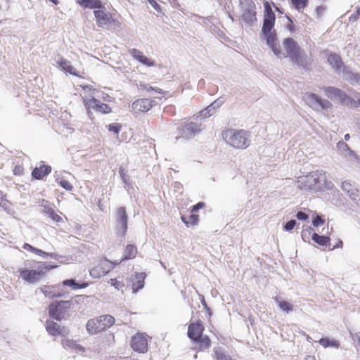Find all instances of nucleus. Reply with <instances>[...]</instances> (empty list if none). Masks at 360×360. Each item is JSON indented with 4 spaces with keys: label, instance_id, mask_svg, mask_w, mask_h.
Returning a JSON list of instances; mask_svg holds the SVG:
<instances>
[{
    "label": "nucleus",
    "instance_id": "obj_1",
    "mask_svg": "<svg viewBox=\"0 0 360 360\" xmlns=\"http://www.w3.org/2000/svg\"><path fill=\"white\" fill-rule=\"evenodd\" d=\"M264 19L261 33L266 41V45L276 56H278L281 54V50L276 31L274 29L276 15L271 8V4L269 1H264Z\"/></svg>",
    "mask_w": 360,
    "mask_h": 360
},
{
    "label": "nucleus",
    "instance_id": "obj_2",
    "mask_svg": "<svg viewBox=\"0 0 360 360\" xmlns=\"http://www.w3.org/2000/svg\"><path fill=\"white\" fill-rule=\"evenodd\" d=\"M283 45L286 52L285 58H289L290 60L300 68L309 69L312 63V59L301 49L296 41L288 37L283 40Z\"/></svg>",
    "mask_w": 360,
    "mask_h": 360
},
{
    "label": "nucleus",
    "instance_id": "obj_3",
    "mask_svg": "<svg viewBox=\"0 0 360 360\" xmlns=\"http://www.w3.org/2000/svg\"><path fill=\"white\" fill-rule=\"evenodd\" d=\"M222 137L227 143L239 149H245L248 148L251 141L248 131L243 129H227L223 131Z\"/></svg>",
    "mask_w": 360,
    "mask_h": 360
},
{
    "label": "nucleus",
    "instance_id": "obj_4",
    "mask_svg": "<svg viewBox=\"0 0 360 360\" xmlns=\"http://www.w3.org/2000/svg\"><path fill=\"white\" fill-rule=\"evenodd\" d=\"M72 304V300L56 301L50 304L48 307L49 317L58 321L68 319L70 316L69 310Z\"/></svg>",
    "mask_w": 360,
    "mask_h": 360
},
{
    "label": "nucleus",
    "instance_id": "obj_5",
    "mask_svg": "<svg viewBox=\"0 0 360 360\" xmlns=\"http://www.w3.org/2000/svg\"><path fill=\"white\" fill-rule=\"evenodd\" d=\"M114 323L115 318L111 315H102L89 319L86 324V329L89 334L94 335L110 328Z\"/></svg>",
    "mask_w": 360,
    "mask_h": 360
},
{
    "label": "nucleus",
    "instance_id": "obj_6",
    "mask_svg": "<svg viewBox=\"0 0 360 360\" xmlns=\"http://www.w3.org/2000/svg\"><path fill=\"white\" fill-rule=\"evenodd\" d=\"M94 14L96 24L99 27L109 30L111 28L115 29L120 25L117 20L113 18L110 13H106L105 8L94 11Z\"/></svg>",
    "mask_w": 360,
    "mask_h": 360
},
{
    "label": "nucleus",
    "instance_id": "obj_7",
    "mask_svg": "<svg viewBox=\"0 0 360 360\" xmlns=\"http://www.w3.org/2000/svg\"><path fill=\"white\" fill-rule=\"evenodd\" d=\"M128 214L125 207H118L115 214V231L118 236L124 238L128 229Z\"/></svg>",
    "mask_w": 360,
    "mask_h": 360
},
{
    "label": "nucleus",
    "instance_id": "obj_8",
    "mask_svg": "<svg viewBox=\"0 0 360 360\" xmlns=\"http://www.w3.org/2000/svg\"><path fill=\"white\" fill-rule=\"evenodd\" d=\"M201 131L200 125L196 122H184L177 127L179 135L175 139L177 141L180 139H190Z\"/></svg>",
    "mask_w": 360,
    "mask_h": 360
},
{
    "label": "nucleus",
    "instance_id": "obj_9",
    "mask_svg": "<svg viewBox=\"0 0 360 360\" xmlns=\"http://www.w3.org/2000/svg\"><path fill=\"white\" fill-rule=\"evenodd\" d=\"M84 105L86 110L88 117L91 120L94 119L91 110L103 114H108L111 112V108L108 104L101 103L94 97L90 99H84Z\"/></svg>",
    "mask_w": 360,
    "mask_h": 360
},
{
    "label": "nucleus",
    "instance_id": "obj_10",
    "mask_svg": "<svg viewBox=\"0 0 360 360\" xmlns=\"http://www.w3.org/2000/svg\"><path fill=\"white\" fill-rule=\"evenodd\" d=\"M304 100L309 107L314 110H318L319 108L322 110H328L333 106L329 101L321 98L314 93H307L304 96Z\"/></svg>",
    "mask_w": 360,
    "mask_h": 360
},
{
    "label": "nucleus",
    "instance_id": "obj_11",
    "mask_svg": "<svg viewBox=\"0 0 360 360\" xmlns=\"http://www.w3.org/2000/svg\"><path fill=\"white\" fill-rule=\"evenodd\" d=\"M20 277L29 283H36L44 275V272L41 269V266H37V269H30L28 268H20L18 269Z\"/></svg>",
    "mask_w": 360,
    "mask_h": 360
},
{
    "label": "nucleus",
    "instance_id": "obj_12",
    "mask_svg": "<svg viewBox=\"0 0 360 360\" xmlns=\"http://www.w3.org/2000/svg\"><path fill=\"white\" fill-rule=\"evenodd\" d=\"M326 182L325 173L321 171L312 172L309 175L306 176L305 186L309 189L321 188Z\"/></svg>",
    "mask_w": 360,
    "mask_h": 360
},
{
    "label": "nucleus",
    "instance_id": "obj_13",
    "mask_svg": "<svg viewBox=\"0 0 360 360\" xmlns=\"http://www.w3.org/2000/svg\"><path fill=\"white\" fill-rule=\"evenodd\" d=\"M113 268V264L109 260L104 259L89 270L90 276L94 278H98L106 275Z\"/></svg>",
    "mask_w": 360,
    "mask_h": 360
},
{
    "label": "nucleus",
    "instance_id": "obj_14",
    "mask_svg": "<svg viewBox=\"0 0 360 360\" xmlns=\"http://www.w3.org/2000/svg\"><path fill=\"white\" fill-rule=\"evenodd\" d=\"M324 92L327 97L331 100H336L341 103H344L346 101H353L344 91L334 86L324 87Z\"/></svg>",
    "mask_w": 360,
    "mask_h": 360
},
{
    "label": "nucleus",
    "instance_id": "obj_15",
    "mask_svg": "<svg viewBox=\"0 0 360 360\" xmlns=\"http://www.w3.org/2000/svg\"><path fill=\"white\" fill-rule=\"evenodd\" d=\"M256 6L252 2L248 4V7L242 14L243 22L248 26H253L257 21Z\"/></svg>",
    "mask_w": 360,
    "mask_h": 360
},
{
    "label": "nucleus",
    "instance_id": "obj_16",
    "mask_svg": "<svg viewBox=\"0 0 360 360\" xmlns=\"http://www.w3.org/2000/svg\"><path fill=\"white\" fill-rule=\"evenodd\" d=\"M326 58L331 68H333L337 74L340 75L342 69L346 66L341 57L336 53L330 52L327 54Z\"/></svg>",
    "mask_w": 360,
    "mask_h": 360
},
{
    "label": "nucleus",
    "instance_id": "obj_17",
    "mask_svg": "<svg viewBox=\"0 0 360 360\" xmlns=\"http://www.w3.org/2000/svg\"><path fill=\"white\" fill-rule=\"evenodd\" d=\"M131 347L136 352L144 353L148 350V340L143 334H138L132 337Z\"/></svg>",
    "mask_w": 360,
    "mask_h": 360
},
{
    "label": "nucleus",
    "instance_id": "obj_18",
    "mask_svg": "<svg viewBox=\"0 0 360 360\" xmlns=\"http://www.w3.org/2000/svg\"><path fill=\"white\" fill-rule=\"evenodd\" d=\"M340 75L352 86L360 85V73L352 72L347 65L342 69Z\"/></svg>",
    "mask_w": 360,
    "mask_h": 360
},
{
    "label": "nucleus",
    "instance_id": "obj_19",
    "mask_svg": "<svg viewBox=\"0 0 360 360\" xmlns=\"http://www.w3.org/2000/svg\"><path fill=\"white\" fill-rule=\"evenodd\" d=\"M204 329L205 328L201 321H198L196 323H191L188 328V337L193 342L202 335Z\"/></svg>",
    "mask_w": 360,
    "mask_h": 360
},
{
    "label": "nucleus",
    "instance_id": "obj_20",
    "mask_svg": "<svg viewBox=\"0 0 360 360\" xmlns=\"http://www.w3.org/2000/svg\"><path fill=\"white\" fill-rule=\"evenodd\" d=\"M154 103V101L148 98H139L132 103L131 107L137 112H147L152 108Z\"/></svg>",
    "mask_w": 360,
    "mask_h": 360
},
{
    "label": "nucleus",
    "instance_id": "obj_21",
    "mask_svg": "<svg viewBox=\"0 0 360 360\" xmlns=\"http://www.w3.org/2000/svg\"><path fill=\"white\" fill-rule=\"evenodd\" d=\"M51 172V167L48 165H41L36 167L32 172V177L34 179L41 180L49 175Z\"/></svg>",
    "mask_w": 360,
    "mask_h": 360
},
{
    "label": "nucleus",
    "instance_id": "obj_22",
    "mask_svg": "<svg viewBox=\"0 0 360 360\" xmlns=\"http://www.w3.org/2000/svg\"><path fill=\"white\" fill-rule=\"evenodd\" d=\"M77 3L84 8L101 10L104 5L101 0H77Z\"/></svg>",
    "mask_w": 360,
    "mask_h": 360
},
{
    "label": "nucleus",
    "instance_id": "obj_23",
    "mask_svg": "<svg viewBox=\"0 0 360 360\" xmlns=\"http://www.w3.org/2000/svg\"><path fill=\"white\" fill-rule=\"evenodd\" d=\"M146 277L145 273H135L136 281L132 283L133 292L136 293L144 287V281Z\"/></svg>",
    "mask_w": 360,
    "mask_h": 360
},
{
    "label": "nucleus",
    "instance_id": "obj_24",
    "mask_svg": "<svg viewBox=\"0 0 360 360\" xmlns=\"http://www.w3.org/2000/svg\"><path fill=\"white\" fill-rule=\"evenodd\" d=\"M63 285L70 287L73 290L83 289L86 288L89 284L86 282H82L81 283L77 282L74 278L65 279L62 282Z\"/></svg>",
    "mask_w": 360,
    "mask_h": 360
},
{
    "label": "nucleus",
    "instance_id": "obj_25",
    "mask_svg": "<svg viewBox=\"0 0 360 360\" xmlns=\"http://www.w3.org/2000/svg\"><path fill=\"white\" fill-rule=\"evenodd\" d=\"M137 254V248L133 244H129L126 246L122 261L134 259Z\"/></svg>",
    "mask_w": 360,
    "mask_h": 360
},
{
    "label": "nucleus",
    "instance_id": "obj_26",
    "mask_svg": "<svg viewBox=\"0 0 360 360\" xmlns=\"http://www.w3.org/2000/svg\"><path fill=\"white\" fill-rule=\"evenodd\" d=\"M311 239L319 245L328 247L330 246V239L328 236L313 233Z\"/></svg>",
    "mask_w": 360,
    "mask_h": 360
},
{
    "label": "nucleus",
    "instance_id": "obj_27",
    "mask_svg": "<svg viewBox=\"0 0 360 360\" xmlns=\"http://www.w3.org/2000/svg\"><path fill=\"white\" fill-rule=\"evenodd\" d=\"M193 342L199 345L200 350L207 349L210 347L211 345V340L210 338L207 335H203L202 334Z\"/></svg>",
    "mask_w": 360,
    "mask_h": 360
},
{
    "label": "nucleus",
    "instance_id": "obj_28",
    "mask_svg": "<svg viewBox=\"0 0 360 360\" xmlns=\"http://www.w3.org/2000/svg\"><path fill=\"white\" fill-rule=\"evenodd\" d=\"M214 353L216 360H232L231 356L221 347L214 348Z\"/></svg>",
    "mask_w": 360,
    "mask_h": 360
},
{
    "label": "nucleus",
    "instance_id": "obj_29",
    "mask_svg": "<svg viewBox=\"0 0 360 360\" xmlns=\"http://www.w3.org/2000/svg\"><path fill=\"white\" fill-rule=\"evenodd\" d=\"M319 344L323 347H334L339 348L340 343L338 340L334 339H330L328 337L322 338L319 341Z\"/></svg>",
    "mask_w": 360,
    "mask_h": 360
},
{
    "label": "nucleus",
    "instance_id": "obj_30",
    "mask_svg": "<svg viewBox=\"0 0 360 360\" xmlns=\"http://www.w3.org/2000/svg\"><path fill=\"white\" fill-rule=\"evenodd\" d=\"M61 344L66 349H74L76 351H84V347L77 344L74 340L69 339H62Z\"/></svg>",
    "mask_w": 360,
    "mask_h": 360
},
{
    "label": "nucleus",
    "instance_id": "obj_31",
    "mask_svg": "<svg viewBox=\"0 0 360 360\" xmlns=\"http://www.w3.org/2000/svg\"><path fill=\"white\" fill-rule=\"evenodd\" d=\"M60 325L58 323H56L53 321H46V329L49 335L52 336H57V333H58Z\"/></svg>",
    "mask_w": 360,
    "mask_h": 360
},
{
    "label": "nucleus",
    "instance_id": "obj_32",
    "mask_svg": "<svg viewBox=\"0 0 360 360\" xmlns=\"http://www.w3.org/2000/svg\"><path fill=\"white\" fill-rule=\"evenodd\" d=\"M56 62L63 70L70 74L75 75V73L73 72L74 68L70 65V63L68 60L60 58V60H57Z\"/></svg>",
    "mask_w": 360,
    "mask_h": 360
},
{
    "label": "nucleus",
    "instance_id": "obj_33",
    "mask_svg": "<svg viewBox=\"0 0 360 360\" xmlns=\"http://www.w3.org/2000/svg\"><path fill=\"white\" fill-rule=\"evenodd\" d=\"M181 220L187 226H194L198 224L199 216L192 213L188 218L185 216H182Z\"/></svg>",
    "mask_w": 360,
    "mask_h": 360
},
{
    "label": "nucleus",
    "instance_id": "obj_34",
    "mask_svg": "<svg viewBox=\"0 0 360 360\" xmlns=\"http://www.w3.org/2000/svg\"><path fill=\"white\" fill-rule=\"evenodd\" d=\"M276 302L278 304L279 308L286 312V313H289L290 311H292V309H293V306L289 303L287 301H284V300H279V299L278 297H275L274 298Z\"/></svg>",
    "mask_w": 360,
    "mask_h": 360
},
{
    "label": "nucleus",
    "instance_id": "obj_35",
    "mask_svg": "<svg viewBox=\"0 0 360 360\" xmlns=\"http://www.w3.org/2000/svg\"><path fill=\"white\" fill-rule=\"evenodd\" d=\"M291 4L297 10H300L306 8L308 6V0H290Z\"/></svg>",
    "mask_w": 360,
    "mask_h": 360
},
{
    "label": "nucleus",
    "instance_id": "obj_36",
    "mask_svg": "<svg viewBox=\"0 0 360 360\" xmlns=\"http://www.w3.org/2000/svg\"><path fill=\"white\" fill-rule=\"evenodd\" d=\"M313 233H314V229L310 226L303 229L301 234L302 240L304 242L309 241L310 236H312Z\"/></svg>",
    "mask_w": 360,
    "mask_h": 360
},
{
    "label": "nucleus",
    "instance_id": "obj_37",
    "mask_svg": "<svg viewBox=\"0 0 360 360\" xmlns=\"http://www.w3.org/2000/svg\"><path fill=\"white\" fill-rule=\"evenodd\" d=\"M0 206L5 210L7 213L11 214L12 212H14L11 207V203L6 198H2L0 201Z\"/></svg>",
    "mask_w": 360,
    "mask_h": 360
},
{
    "label": "nucleus",
    "instance_id": "obj_38",
    "mask_svg": "<svg viewBox=\"0 0 360 360\" xmlns=\"http://www.w3.org/2000/svg\"><path fill=\"white\" fill-rule=\"evenodd\" d=\"M350 199L359 207H360V192L359 190L353 191L349 194Z\"/></svg>",
    "mask_w": 360,
    "mask_h": 360
},
{
    "label": "nucleus",
    "instance_id": "obj_39",
    "mask_svg": "<svg viewBox=\"0 0 360 360\" xmlns=\"http://www.w3.org/2000/svg\"><path fill=\"white\" fill-rule=\"evenodd\" d=\"M216 112V110L211 108V105H208L205 109L202 110V111H200V116L203 117H210L211 115H212L213 114H214Z\"/></svg>",
    "mask_w": 360,
    "mask_h": 360
},
{
    "label": "nucleus",
    "instance_id": "obj_40",
    "mask_svg": "<svg viewBox=\"0 0 360 360\" xmlns=\"http://www.w3.org/2000/svg\"><path fill=\"white\" fill-rule=\"evenodd\" d=\"M129 53L136 60H137L140 63L143 57L144 56L141 51L136 49H130Z\"/></svg>",
    "mask_w": 360,
    "mask_h": 360
},
{
    "label": "nucleus",
    "instance_id": "obj_41",
    "mask_svg": "<svg viewBox=\"0 0 360 360\" xmlns=\"http://www.w3.org/2000/svg\"><path fill=\"white\" fill-rule=\"evenodd\" d=\"M121 124L118 123L110 124L107 126L108 131H112L115 134H118L121 129Z\"/></svg>",
    "mask_w": 360,
    "mask_h": 360
},
{
    "label": "nucleus",
    "instance_id": "obj_42",
    "mask_svg": "<svg viewBox=\"0 0 360 360\" xmlns=\"http://www.w3.org/2000/svg\"><path fill=\"white\" fill-rule=\"evenodd\" d=\"M224 101H225V98L221 96L210 104L211 108H214L216 110L217 109L219 108L223 105Z\"/></svg>",
    "mask_w": 360,
    "mask_h": 360
},
{
    "label": "nucleus",
    "instance_id": "obj_43",
    "mask_svg": "<svg viewBox=\"0 0 360 360\" xmlns=\"http://www.w3.org/2000/svg\"><path fill=\"white\" fill-rule=\"evenodd\" d=\"M342 188L344 191H345L349 195L353 191L356 189L353 188V186L347 181H344L342 184Z\"/></svg>",
    "mask_w": 360,
    "mask_h": 360
},
{
    "label": "nucleus",
    "instance_id": "obj_44",
    "mask_svg": "<svg viewBox=\"0 0 360 360\" xmlns=\"http://www.w3.org/2000/svg\"><path fill=\"white\" fill-rule=\"evenodd\" d=\"M47 213L49 217L52 219L53 221L56 222H60L63 221L62 218L58 214H57L53 209H49Z\"/></svg>",
    "mask_w": 360,
    "mask_h": 360
},
{
    "label": "nucleus",
    "instance_id": "obj_45",
    "mask_svg": "<svg viewBox=\"0 0 360 360\" xmlns=\"http://www.w3.org/2000/svg\"><path fill=\"white\" fill-rule=\"evenodd\" d=\"M297 221L295 219H290L284 224L283 228L285 231H290L295 227Z\"/></svg>",
    "mask_w": 360,
    "mask_h": 360
},
{
    "label": "nucleus",
    "instance_id": "obj_46",
    "mask_svg": "<svg viewBox=\"0 0 360 360\" xmlns=\"http://www.w3.org/2000/svg\"><path fill=\"white\" fill-rule=\"evenodd\" d=\"M119 174L123 182L126 184H129V176L127 174L125 169L122 167H120Z\"/></svg>",
    "mask_w": 360,
    "mask_h": 360
},
{
    "label": "nucleus",
    "instance_id": "obj_47",
    "mask_svg": "<svg viewBox=\"0 0 360 360\" xmlns=\"http://www.w3.org/2000/svg\"><path fill=\"white\" fill-rule=\"evenodd\" d=\"M59 184L63 188L68 191H71L73 189L72 185L67 180L62 179Z\"/></svg>",
    "mask_w": 360,
    "mask_h": 360
},
{
    "label": "nucleus",
    "instance_id": "obj_48",
    "mask_svg": "<svg viewBox=\"0 0 360 360\" xmlns=\"http://www.w3.org/2000/svg\"><path fill=\"white\" fill-rule=\"evenodd\" d=\"M324 222H325V220L323 219H322V217L319 215H316L312 219V224L315 227H318V226L323 224Z\"/></svg>",
    "mask_w": 360,
    "mask_h": 360
},
{
    "label": "nucleus",
    "instance_id": "obj_49",
    "mask_svg": "<svg viewBox=\"0 0 360 360\" xmlns=\"http://www.w3.org/2000/svg\"><path fill=\"white\" fill-rule=\"evenodd\" d=\"M141 63L148 67H153L155 65V60L148 58L146 56L143 57L142 60H141Z\"/></svg>",
    "mask_w": 360,
    "mask_h": 360
},
{
    "label": "nucleus",
    "instance_id": "obj_50",
    "mask_svg": "<svg viewBox=\"0 0 360 360\" xmlns=\"http://www.w3.org/2000/svg\"><path fill=\"white\" fill-rule=\"evenodd\" d=\"M339 149H342L343 150H348L349 153L354 154V153L350 150L348 145L345 143L343 141H340L337 144Z\"/></svg>",
    "mask_w": 360,
    "mask_h": 360
},
{
    "label": "nucleus",
    "instance_id": "obj_51",
    "mask_svg": "<svg viewBox=\"0 0 360 360\" xmlns=\"http://www.w3.org/2000/svg\"><path fill=\"white\" fill-rule=\"evenodd\" d=\"M205 206V202H198L197 204L193 205L191 207V213L194 214L195 212H197L200 209L203 208Z\"/></svg>",
    "mask_w": 360,
    "mask_h": 360
},
{
    "label": "nucleus",
    "instance_id": "obj_52",
    "mask_svg": "<svg viewBox=\"0 0 360 360\" xmlns=\"http://www.w3.org/2000/svg\"><path fill=\"white\" fill-rule=\"evenodd\" d=\"M70 333V330L68 328L65 326H60L58 329V333H57V335H61L63 337L67 336Z\"/></svg>",
    "mask_w": 360,
    "mask_h": 360
},
{
    "label": "nucleus",
    "instance_id": "obj_53",
    "mask_svg": "<svg viewBox=\"0 0 360 360\" xmlns=\"http://www.w3.org/2000/svg\"><path fill=\"white\" fill-rule=\"evenodd\" d=\"M296 217L298 220L306 221L309 219V215L302 211H298L296 214Z\"/></svg>",
    "mask_w": 360,
    "mask_h": 360
},
{
    "label": "nucleus",
    "instance_id": "obj_54",
    "mask_svg": "<svg viewBox=\"0 0 360 360\" xmlns=\"http://www.w3.org/2000/svg\"><path fill=\"white\" fill-rule=\"evenodd\" d=\"M42 262H37L35 261H33V260H27L25 262V266H26L25 268H36L38 266H37V264H41Z\"/></svg>",
    "mask_w": 360,
    "mask_h": 360
},
{
    "label": "nucleus",
    "instance_id": "obj_55",
    "mask_svg": "<svg viewBox=\"0 0 360 360\" xmlns=\"http://www.w3.org/2000/svg\"><path fill=\"white\" fill-rule=\"evenodd\" d=\"M150 5L154 8L155 10H156L158 13L162 12L161 6L158 4L156 0H148Z\"/></svg>",
    "mask_w": 360,
    "mask_h": 360
},
{
    "label": "nucleus",
    "instance_id": "obj_56",
    "mask_svg": "<svg viewBox=\"0 0 360 360\" xmlns=\"http://www.w3.org/2000/svg\"><path fill=\"white\" fill-rule=\"evenodd\" d=\"M360 15V7H356V11L355 13H352L350 16H349V21L350 22H356L358 18H359V15Z\"/></svg>",
    "mask_w": 360,
    "mask_h": 360
},
{
    "label": "nucleus",
    "instance_id": "obj_57",
    "mask_svg": "<svg viewBox=\"0 0 360 360\" xmlns=\"http://www.w3.org/2000/svg\"><path fill=\"white\" fill-rule=\"evenodd\" d=\"M110 283L117 290H120L122 287L124 286L122 282L118 281L117 279H111Z\"/></svg>",
    "mask_w": 360,
    "mask_h": 360
},
{
    "label": "nucleus",
    "instance_id": "obj_58",
    "mask_svg": "<svg viewBox=\"0 0 360 360\" xmlns=\"http://www.w3.org/2000/svg\"><path fill=\"white\" fill-rule=\"evenodd\" d=\"M44 293L45 296L49 297L50 298L60 297L63 296L61 293H55L51 291H48L47 290H44Z\"/></svg>",
    "mask_w": 360,
    "mask_h": 360
},
{
    "label": "nucleus",
    "instance_id": "obj_59",
    "mask_svg": "<svg viewBox=\"0 0 360 360\" xmlns=\"http://www.w3.org/2000/svg\"><path fill=\"white\" fill-rule=\"evenodd\" d=\"M286 18L288 20V23L286 25V28L288 30H289L290 32H294L295 31V25H294L292 18L290 17H289L288 15H286Z\"/></svg>",
    "mask_w": 360,
    "mask_h": 360
},
{
    "label": "nucleus",
    "instance_id": "obj_60",
    "mask_svg": "<svg viewBox=\"0 0 360 360\" xmlns=\"http://www.w3.org/2000/svg\"><path fill=\"white\" fill-rule=\"evenodd\" d=\"M34 254L39 255V256H41L43 257H46V255L47 252H44V250H41V249H39V248H37L34 250Z\"/></svg>",
    "mask_w": 360,
    "mask_h": 360
},
{
    "label": "nucleus",
    "instance_id": "obj_61",
    "mask_svg": "<svg viewBox=\"0 0 360 360\" xmlns=\"http://www.w3.org/2000/svg\"><path fill=\"white\" fill-rule=\"evenodd\" d=\"M22 248H23L25 250H27V251H30V252H33V253L34 252V250L36 249V248H35V247H34V246L31 245H30V244H29V243H25V244L23 245Z\"/></svg>",
    "mask_w": 360,
    "mask_h": 360
},
{
    "label": "nucleus",
    "instance_id": "obj_62",
    "mask_svg": "<svg viewBox=\"0 0 360 360\" xmlns=\"http://www.w3.org/2000/svg\"><path fill=\"white\" fill-rule=\"evenodd\" d=\"M202 306L204 307V309L206 310V311L207 312V314H209V316H210L212 315V311H211V309L207 306L205 300L204 298H202Z\"/></svg>",
    "mask_w": 360,
    "mask_h": 360
},
{
    "label": "nucleus",
    "instance_id": "obj_63",
    "mask_svg": "<svg viewBox=\"0 0 360 360\" xmlns=\"http://www.w3.org/2000/svg\"><path fill=\"white\" fill-rule=\"evenodd\" d=\"M325 11V7L323 6H319L316 7V14L318 17H320L323 11Z\"/></svg>",
    "mask_w": 360,
    "mask_h": 360
},
{
    "label": "nucleus",
    "instance_id": "obj_64",
    "mask_svg": "<svg viewBox=\"0 0 360 360\" xmlns=\"http://www.w3.org/2000/svg\"><path fill=\"white\" fill-rule=\"evenodd\" d=\"M48 255H46V257H50L52 259H58V258H62L63 257L61 255H59L54 252H47Z\"/></svg>",
    "mask_w": 360,
    "mask_h": 360
}]
</instances>
